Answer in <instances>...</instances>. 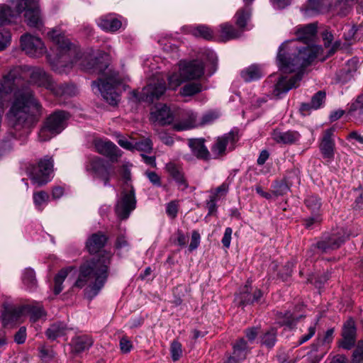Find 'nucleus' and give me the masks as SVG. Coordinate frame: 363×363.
I'll use <instances>...</instances> for the list:
<instances>
[{
    "mask_svg": "<svg viewBox=\"0 0 363 363\" xmlns=\"http://www.w3.org/2000/svg\"><path fill=\"white\" fill-rule=\"evenodd\" d=\"M317 33V26L310 23L296 28V39L286 40L279 48L277 63L284 72L298 73L287 79L281 77L274 85L273 95L281 97L290 89L299 85L302 79L301 71L309 65L323 51L320 46L313 43Z\"/></svg>",
    "mask_w": 363,
    "mask_h": 363,
    "instance_id": "nucleus-1",
    "label": "nucleus"
},
{
    "mask_svg": "<svg viewBox=\"0 0 363 363\" xmlns=\"http://www.w3.org/2000/svg\"><path fill=\"white\" fill-rule=\"evenodd\" d=\"M41 105L28 86L17 89L7 117L16 131L26 133L37 123L41 113Z\"/></svg>",
    "mask_w": 363,
    "mask_h": 363,
    "instance_id": "nucleus-2",
    "label": "nucleus"
},
{
    "mask_svg": "<svg viewBox=\"0 0 363 363\" xmlns=\"http://www.w3.org/2000/svg\"><path fill=\"white\" fill-rule=\"evenodd\" d=\"M112 255L110 252L104 251L98 257L86 261L80 266L74 286L79 289L84 288V294L86 298L92 300L104 286L108 277Z\"/></svg>",
    "mask_w": 363,
    "mask_h": 363,
    "instance_id": "nucleus-3",
    "label": "nucleus"
},
{
    "mask_svg": "<svg viewBox=\"0 0 363 363\" xmlns=\"http://www.w3.org/2000/svg\"><path fill=\"white\" fill-rule=\"evenodd\" d=\"M48 36L54 44L52 49L55 52V56L50 60L52 68L59 73L64 72L67 67L77 62L79 55L78 48L57 30L49 31Z\"/></svg>",
    "mask_w": 363,
    "mask_h": 363,
    "instance_id": "nucleus-4",
    "label": "nucleus"
},
{
    "mask_svg": "<svg viewBox=\"0 0 363 363\" xmlns=\"http://www.w3.org/2000/svg\"><path fill=\"white\" fill-rule=\"evenodd\" d=\"M12 5L15 7L14 12H10L9 17H5V10L1 7L0 10L1 23L11 21L13 18H18L23 11L25 21L30 27L40 28L43 25V17L38 4V0H13Z\"/></svg>",
    "mask_w": 363,
    "mask_h": 363,
    "instance_id": "nucleus-5",
    "label": "nucleus"
},
{
    "mask_svg": "<svg viewBox=\"0 0 363 363\" xmlns=\"http://www.w3.org/2000/svg\"><path fill=\"white\" fill-rule=\"evenodd\" d=\"M355 0H308L301 11L306 16L318 14L328 10L335 9L338 14L346 16L351 10Z\"/></svg>",
    "mask_w": 363,
    "mask_h": 363,
    "instance_id": "nucleus-6",
    "label": "nucleus"
},
{
    "mask_svg": "<svg viewBox=\"0 0 363 363\" xmlns=\"http://www.w3.org/2000/svg\"><path fill=\"white\" fill-rule=\"evenodd\" d=\"M121 83L118 74L114 73L106 77L92 82L93 90L96 89L103 98L111 105H116L120 100L119 95L116 92L115 88Z\"/></svg>",
    "mask_w": 363,
    "mask_h": 363,
    "instance_id": "nucleus-7",
    "label": "nucleus"
},
{
    "mask_svg": "<svg viewBox=\"0 0 363 363\" xmlns=\"http://www.w3.org/2000/svg\"><path fill=\"white\" fill-rule=\"evenodd\" d=\"M136 207L133 186L126 183L116 205V213L121 219H126Z\"/></svg>",
    "mask_w": 363,
    "mask_h": 363,
    "instance_id": "nucleus-8",
    "label": "nucleus"
},
{
    "mask_svg": "<svg viewBox=\"0 0 363 363\" xmlns=\"http://www.w3.org/2000/svg\"><path fill=\"white\" fill-rule=\"evenodd\" d=\"M52 172L53 160L47 155L40 159L37 165L32 167L30 174L34 184L42 186L50 180V175Z\"/></svg>",
    "mask_w": 363,
    "mask_h": 363,
    "instance_id": "nucleus-9",
    "label": "nucleus"
},
{
    "mask_svg": "<svg viewBox=\"0 0 363 363\" xmlns=\"http://www.w3.org/2000/svg\"><path fill=\"white\" fill-rule=\"evenodd\" d=\"M166 89L167 87L164 78L157 72L153 74V78L148 84L143 89L141 96L138 98V99L152 103L154 101L160 99Z\"/></svg>",
    "mask_w": 363,
    "mask_h": 363,
    "instance_id": "nucleus-10",
    "label": "nucleus"
},
{
    "mask_svg": "<svg viewBox=\"0 0 363 363\" xmlns=\"http://www.w3.org/2000/svg\"><path fill=\"white\" fill-rule=\"evenodd\" d=\"M21 46L22 50L31 57H38L46 52V48L41 39L28 33L21 36Z\"/></svg>",
    "mask_w": 363,
    "mask_h": 363,
    "instance_id": "nucleus-11",
    "label": "nucleus"
},
{
    "mask_svg": "<svg viewBox=\"0 0 363 363\" xmlns=\"http://www.w3.org/2000/svg\"><path fill=\"white\" fill-rule=\"evenodd\" d=\"M172 128L176 131H183L197 125V115L191 110H180L174 115Z\"/></svg>",
    "mask_w": 363,
    "mask_h": 363,
    "instance_id": "nucleus-12",
    "label": "nucleus"
},
{
    "mask_svg": "<svg viewBox=\"0 0 363 363\" xmlns=\"http://www.w3.org/2000/svg\"><path fill=\"white\" fill-rule=\"evenodd\" d=\"M179 67L181 74L186 81L199 79L204 73V65L199 60L181 61L179 63Z\"/></svg>",
    "mask_w": 363,
    "mask_h": 363,
    "instance_id": "nucleus-13",
    "label": "nucleus"
},
{
    "mask_svg": "<svg viewBox=\"0 0 363 363\" xmlns=\"http://www.w3.org/2000/svg\"><path fill=\"white\" fill-rule=\"evenodd\" d=\"M238 140L237 133L230 131L224 134L221 137H218L216 143L211 148L213 153L217 156L225 154L226 150H232L234 149L235 144Z\"/></svg>",
    "mask_w": 363,
    "mask_h": 363,
    "instance_id": "nucleus-14",
    "label": "nucleus"
},
{
    "mask_svg": "<svg viewBox=\"0 0 363 363\" xmlns=\"http://www.w3.org/2000/svg\"><path fill=\"white\" fill-rule=\"evenodd\" d=\"M86 169L95 177L104 181V185H107L109 181V172L105 165L104 161L99 157L90 159L86 165Z\"/></svg>",
    "mask_w": 363,
    "mask_h": 363,
    "instance_id": "nucleus-15",
    "label": "nucleus"
},
{
    "mask_svg": "<svg viewBox=\"0 0 363 363\" xmlns=\"http://www.w3.org/2000/svg\"><path fill=\"white\" fill-rule=\"evenodd\" d=\"M69 115L64 111H57L51 114L45 123L55 134L61 133L67 125Z\"/></svg>",
    "mask_w": 363,
    "mask_h": 363,
    "instance_id": "nucleus-16",
    "label": "nucleus"
},
{
    "mask_svg": "<svg viewBox=\"0 0 363 363\" xmlns=\"http://www.w3.org/2000/svg\"><path fill=\"white\" fill-rule=\"evenodd\" d=\"M94 145L98 152L108 157L112 161L116 160L121 156L118 147L109 140H96Z\"/></svg>",
    "mask_w": 363,
    "mask_h": 363,
    "instance_id": "nucleus-17",
    "label": "nucleus"
},
{
    "mask_svg": "<svg viewBox=\"0 0 363 363\" xmlns=\"http://www.w3.org/2000/svg\"><path fill=\"white\" fill-rule=\"evenodd\" d=\"M342 340L340 346L345 350H350L356 341V328L354 321L349 319L344 324L342 333Z\"/></svg>",
    "mask_w": 363,
    "mask_h": 363,
    "instance_id": "nucleus-18",
    "label": "nucleus"
},
{
    "mask_svg": "<svg viewBox=\"0 0 363 363\" xmlns=\"http://www.w3.org/2000/svg\"><path fill=\"white\" fill-rule=\"evenodd\" d=\"M250 348L244 338H240L233 345V354L227 359L225 363H239L244 360Z\"/></svg>",
    "mask_w": 363,
    "mask_h": 363,
    "instance_id": "nucleus-19",
    "label": "nucleus"
},
{
    "mask_svg": "<svg viewBox=\"0 0 363 363\" xmlns=\"http://www.w3.org/2000/svg\"><path fill=\"white\" fill-rule=\"evenodd\" d=\"M165 170L175 181L180 189L184 190L187 189L188 183L184 177L182 168L179 165L174 162H169L166 164Z\"/></svg>",
    "mask_w": 363,
    "mask_h": 363,
    "instance_id": "nucleus-20",
    "label": "nucleus"
},
{
    "mask_svg": "<svg viewBox=\"0 0 363 363\" xmlns=\"http://www.w3.org/2000/svg\"><path fill=\"white\" fill-rule=\"evenodd\" d=\"M174 115L169 107L166 105H161L155 111L151 113V118L153 121L158 122L161 125H172L174 118L175 117Z\"/></svg>",
    "mask_w": 363,
    "mask_h": 363,
    "instance_id": "nucleus-21",
    "label": "nucleus"
},
{
    "mask_svg": "<svg viewBox=\"0 0 363 363\" xmlns=\"http://www.w3.org/2000/svg\"><path fill=\"white\" fill-rule=\"evenodd\" d=\"M326 94L325 91H319L315 93L310 103L302 104L300 107V111L302 115L308 114L312 110H317L321 108L325 101Z\"/></svg>",
    "mask_w": 363,
    "mask_h": 363,
    "instance_id": "nucleus-22",
    "label": "nucleus"
},
{
    "mask_svg": "<svg viewBox=\"0 0 363 363\" xmlns=\"http://www.w3.org/2000/svg\"><path fill=\"white\" fill-rule=\"evenodd\" d=\"M333 132L334 130L332 128L324 132L320 149L325 158L333 159L334 157L335 143L332 138Z\"/></svg>",
    "mask_w": 363,
    "mask_h": 363,
    "instance_id": "nucleus-23",
    "label": "nucleus"
},
{
    "mask_svg": "<svg viewBox=\"0 0 363 363\" xmlns=\"http://www.w3.org/2000/svg\"><path fill=\"white\" fill-rule=\"evenodd\" d=\"M344 242V239L337 235L333 233L330 236H325L323 239L317 243V247L323 252H327L330 250L337 249Z\"/></svg>",
    "mask_w": 363,
    "mask_h": 363,
    "instance_id": "nucleus-24",
    "label": "nucleus"
},
{
    "mask_svg": "<svg viewBox=\"0 0 363 363\" xmlns=\"http://www.w3.org/2000/svg\"><path fill=\"white\" fill-rule=\"evenodd\" d=\"M272 137L273 140L278 143L291 145L299 140L300 134L295 130L283 132L279 130H275L272 132Z\"/></svg>",
    "mask_w": 363,
    "mask_h": 363,
    "instance_id": "nucleus-25",
    "label": "nucleus"
},
{
    "mask_svg": "<svg viewBox=\"0 0 363 363\" xmlns=\"http://www.w3.org/2000/svg\"><path fill=\"white\" fill-rule=\"evenodd\" d=\"M22 315H28L33 322H35L46 315L45 311L39 303L28 304L20 307Z\"/></svg>",
    "mask_w": 363,
    "mask_h": 363,
    "instance_id": "nucleus-26",
    "label": "nucleus"
},
{
    "mask_svg": "<svg viewBox=\"0 0 363 363\" xmlns=\"http://www.w3.org/2000/svg\"><path fill=\"white\" fill-rule=\"evenodd\" d=\"M107 239L101 233H94L88 238L86 247L91 254L96 253L105 245Z\"/></svg>",
    "mask_w": 363,
    "mask_h": 363,
    "instance_id": "nucleus-27",
    "label": "nucleus"
},
{
    "mask_svg": "<svg viewBox=\"0 0 363 363\" xmlns=\"http://www.w3.org/2000/svg\"><path fill=\"white\" fill-rule=\"evenodd\" d=\"M97 23L102 30L108 32H115L122 26L121 21L114 14L101 17Z\"/></svg>",
    "mask_w": 363,
    "mask_h": 363,
    "instance_id": "nucleus-28",
    "label": "nucleus"
},
{
    "mask_svg": "<svg viewBox=\"0 0 363 363\" xmlns=\"http://www.w3.org/2000/svg\"><path fill=\"white\" fill-rule=\"evenodd\" d=\"M189 146L192 153L199 159L207 160L209 157V152L204 145V140L201 138L189 139Z\"/></svg>",
    "mask_w": 363,
    "mask_h": 363,
    "instance_id": "nucleus-29",
    "label": "nucleus"
},
{
    "mask_svg": "<svg viewBox=\"0 0 363 363\" xmlns=\"http://www.w3.org/2000/svg\"><path fill=\"white\" fill-rule=\"evenodd\" d=\"M251 18V9L246 5L244 8L239 9L235 15V23L240 29V32H243L245 30H249L251 27L248 23Z\"/></svg>",
    "mask_w": 363,
    "mask_h": 363,
    "instance_id": "nucleus-30",
    "label": "nucleus"
},
{
    "mask_svg": "<svg viewBox=\"0 0 363 363\" xmlns=\"http://www.w3.org/2000/svg\"><path fill=\"white\" fill-rule=\"evenodd\" d=\"M73 351L77 353L82 352L89 350L93 345V340L91 337L84 335L74 337L71 342Z\"/></svg>",
    "mask_w": 363,
    "mask_h": 363,
    "instance_id": "nucleus-31",
    "label": "nucleus"
},
{
    "mask_svg": "<svg viewBox=\"0 0 363 363\" xmlns=\"http://www.w3.org/2000/svg\"><path fill=\"white\" fill-rule=\"evenodd\" d=\"M262 296V292L259 289H256L253 294L247 291V286H245V290L236 296V300L241 305L252 304L258 302Z\"/></svg>",
    "mask_w": 363,
    "mask_h": 363,
    "instance_id": "nucleus-32",
    "label": "nucleus"
},
{
    "mask_svg": "<svg viewBox=\"0 0 363 363\" xmlns=\"http://www.w3.org/2000/svg\"><path fill=\"white\" fill-rule=\"evenodd\" d=\"M182 30L186 33H191L195 37H201L206 40H210L213 38V33L211 29L203 25L193 27L190 26H186L182 27Z\"/></svg>",
    "mask_w": 363,
    "mask_h": 363,
    "instance_id": "nucleus-33",
    "label": "nucleus"
},
{
    "mask_svg": "<svg viewBox=\"0 0 363 363\" xmlns=\"http://www.w3.org/2000/svg\"><path fill=\"white\" fill-rule=\"evenodd\" d=\"M242 32L228 23L220 25V38L222 41H228L241 36Z\"/></svg>",
    "mask_w": 363,
    "mask_h": 363,
    "instance_id": "nucleus-34",
    "label": "nucleus"
},
{
    "mask_svg": "<svg viewBox=\"0 0 363 363\" xmlns=\"http://www.w3.org/2000/svg\"><path fill=\"white\" fill-rule=\"evenodd\" d=\"M240 74L245 82H250L260 79L263 75V72L259 66L252 65L242 70Z\"/></svg>",
    "mask_w": 363,
    "mask_h": 363,
    "instance_id": "nucleus-35",
    "label": "nucleus"
},
{
    "mask_svg": "<svg viewBox=\"0 0 363 363\" xmlns=\"http://www.w3.org/2000/svg\"><path fill=\"white\" fill-rule=\"evenodd\" d=\"M68 330L66 324L62 322H57L52 324L46 331L48 339L55 340L59 337L63 336Z\"/></svg>",
    "mask_w": 363,
    "mask_h": 363,
    "instance_id": "nucleus-36",
    "label": "nucleus"
},
{
    "mask_svg": "<svg viewBox=\"0 0 363 363\" xmlns=\"http://www.w3.org/2000/svg\"><path fill=\"white\" fill-rule=\"evenodd\" d=\"M22 315V312H20L19 308H14L6 309L2 313V321L5 326H7L14 322L20 320Z\"/></svg>",
    "mask_w": 363,
    "mask_h": 363,
    "instance_id": "nucleus-37",
    "label": "nucleus"
},
{
    "mask_svg": "<svg viewBox=\"0 0 363 363\" xmlns=\"http://www.w3.org/2000/svg\"><path fill=\"white\" fill-rule=\"evenodd\" d=\"M22 281L27 289L31 291L36 288L37 280L35 273L32 268H26L22 273Z\"/></svg>",
    "mask_w": 363,
    "mask_h": 363,
    "instance_id": "nucleus-38",
    "label": "nucleus"
},
{
    "mask_svg": "<svg viewBox=\"0 0 363 363\" xmlns=\"http://www.w3.org/2000/svg\"><path fill=\"white\" fill-rule=\"evenodd\" d=\"M107 67L106 63L103 62V56L91 59L86 65H84L85 69L97 73H102Z\"/></svg>",
    "mask_w": 363,
    "mask_h": 363,
    "instance_id": "nucleus-39",
    "label": "nucleus"
},
{
    "mask_svg": "<svg viewBox=\"0 0 363 363\" xmlns=\"http://www.w3.org/2000/svg\"><path fill=\"white\" fill-rule=\"evenodd\" d=\"M277 321L281 326L286 325L289 328H292L296 324L298 319L294 317L291 312L287 311L284 313L281 312L277 314Z\"/></svg>",
    "mask_w": 363,
    "mask_h": 363,
    "instance_id": "nucleus-40",
    "label": "nucleus"
},
{
    "mask_svg": "<svg viewBox=\"0 0 363 363\" xmlns=\"http://www.w3.org/2000/svg\"><path fill=\"white\" fill-rule=\"evenodd\" d=\"M277 331L274 328H272L267 330L261 337L262 345L268 348H272L274 346L277 342Z\"/></svg>",
    "mask_w": 363,
    "mask_h": 363,
    "instance_id": "nucleus-41",
    "label": "nucleus"
},
{
    "mask_svg": "<svg viewBox=\"0 0 363 363\" xmlns=\"http://www.w3.org/2000/svg\"><path fill=\"white\" fill-rule=\"evenodd\" d=\"M72 269V267L60 270L55 277L54 292L59 294L63 289L62 284L68 275V272Z\"/></svg>",
    "mask_w": 363,
    "mask_h": 363,
    "instance_id": "nucleus-42",
    "label": "nucleus"
},
{
    "mask_svg": "<svg viewBox=\"0 0 363 363\" xmlns=\"http://www.w3.org/2000/svg\"><path fill=\"white\" fill-rule=\"evenodd\" d=\"M202 91V85L200 83H189L185 84L180 90V94L183 96H191Z\"/></svg>",
    "mask_w": 363,
    "mask_h": 363,
    "instance_id": "nucleus-43",
    "label": "nucleus"
},
{
    "mask_svg": "<svg viewBox=\"0 0 363 363\" xmlns=\"http://www.w3.org/2000/svg\"><path fill=\"white\" fill-rule=\"evenodd\" d=\"M168 85L169 89L175 90L177 87H179L183 82L186 80L184 79L182 74H181V70L179 69L177 72H174L168 76Z\"/></svg>",
    "mask_w": 363,
    "mask_h": 363,
    "instance_id": "nucleus-44",
    "label": "nucleus"
},
{
    "mask_svg": "<svg viewBox=\"0 0 363 363\" xmlns=\"http://www.w3.org/2000/svg\"><path fill=\"white\" fill-rule=\"evenodd\" d=\"M49 195L45 191H41L33 194V201L35 206L42 210L49 201Z\"/></svg>",
    "mask_w": 363,
    "mask_h": 363,
    "instance_id": "nucleus-45",
    "label": "nucleus"
},
{
    "mask_svg": "<svg viewBox=\"0 0 363 363\" xmlns=\"http://www.w3.org/2000/svg\"><path fill=\"white\" fill-rule=\"evenodd\" d=\"M305 204L312 213H317L321 206L320 199L318 196L313 195L308 196L305 199Z\"/></svg>",
    "mask_w": 363,
    "mask_h": 363,
    "instance_id": "nucleus-46",
    "label": "nucleus"
},
{
    "mask_svg": "<svg viewBox=\"0 0 363 363\" xmlns=\"http://www.w3.org/2000/svg\"><path fill=\"white\" fill-rule=\"evenodd\" d=\"M150 152L152 150V143L150 138H144L140 141H134L133 150Z\"/></svg>",
    "mask_w": 363,
    "mask_h": 363,
    "instance_id": "nucleus-47",
    "label": "nucleus"
},
{
    "mask_svg": "<svg viewBox=\"0 0 363 363\" xmlns=\"http://www.w3.org/2000/svg\"><path fill=\"white\" fill-rule=\"evenodd\" d=\"M273 193L279 196L286 194L289 191V186L285 181L277 182L273 186Z\"/></svg>",
    "mask_w": 363,
    "mask_h": 363,
    "instance_id": "nucleus-48",
    "label": "nucleus"
},
{
    "mask_svg": "<svg viewBox=\"0 0 363 363\" xmlns=\"http://www.w3.org/2000/svg\"><path fill=\"white\" fill-rule=\"evenodd\" d=\"M54 131L51 130L50 128L48 126L46 123L38 133V138L42 142H45L50 140L52 137L56 135Z\"/></svg>",
    "mask_w": 363,
    "mask_h": 363,
    "instance_id": "nucleus-49",
    "label": "nucleus"
},
{
    "mask_svg": "<svg viewBox=\"0 0 363 363\" xmlns=\"http://www.w3.org/2000/svg\"><path fill=\"white\" fill-rule=\"evenodd\" d=\"M170 352L172 359L174 361L179 360L182 354V344L178 341L174 340L170 346Z\"/></svg>",
    "mask_w": 363,
    "mask_h": 363,
    "instance_id": "nucleus-50",
    "label": "nucleus"
},
{
    "mask_svg": "<svg viewBox=\"0 0 363 363\" xmlns=\"http://www.w3.org/2000/svg\"><path fill=\"white\" fill-rule=\"evenodd\" d=\"M357 111L359 114H363V93L359 95L350 106L349 112L350 113Z\"/></svg>",
    "mask_w": 363,
    "mask_h": 363,
    "instance_id": "nucleus-51",
    "label": "nucleus"
},
{
    "mask_svg": "<svg viewBox=\"0 0 363 363\" xmlns=\"http://www.w3.org/2000/svg\"><path fill=\"white\" fill-rule=\"evenodd\" d=\"M133 140H130L128 138L118 135H117V143L118 144L124 149L128 150H133Z\"/></svg>",
    "mask_w": 363,
    "mask_h": 363,
    "instance_id": "nucleus-52",
    "label": "nucleus"
},
{
    "mask_svg": "<svg viewBox=\"0 0 363 363\" xmlns=\"http://www.w3.org/2000/svg\"><path fill=\"white\" fill-rule=\"evenodd\" d=\"M317 322H318V320H316V322L311 325L308 329V333L304 335H302L298 341V344L300 345H302L303 344L304 342L308 341L315 333V330H316V324H317Z\"/></svg>",
    "mask_w": 363,
    "mask_h": 363,
    "instance_id": "nucleus-53",
    "label": "nucleus"
},
{
    "mask_svg": "<svg viewBox=\"0 0 363 363\" xmlns=\"http://www.w3.org/2000/svg\"><path fill=\"white\" fill-rule=\"evenodd\" d=\"M258 331L259 328L255 327L249 328L245 330V334L247 339L246 340L247 342V345L252 344L255 341L258 335Z\"/></svg>",
    "mask_w": 363,
    "mask_h": 363,
    "instance_id": "nucleus-54",
    "label": "nucleus"
},
{
    "mask_svg": "<svg viewBox=\"0 0 363 363\" xmlns=\"http://www.w3.org/2000/svg\"><path fill=\"white\" fill-rule=\"evenodd\" d=\"M201 236L198 231L194 230L191 233V242L189 246V251L195 250L199 245Z\"/></svg>",
    "mask_w": 363,
    "mask_h": 363,
    "instance_id": "nucleus-55",
    "label": "nucleus"
},
{
    "mask_svg": "<svg viewBox=\"0 0 363 363\" xmlns=\"http://www.w3.org/2000/svg\"><path fill=\"white\" fill-rule=\"evenodd\" d=\"M11 34L9 31L0 33V50H4L11 43Z\"/></svg>",
    "mask_w": 363,
    "mask_h": 363,
    "instance_id": "nucleus-56",
    "label": "nucleus"
},
{
    "mask_svg": "<svg viewBox=\"0 0 363 363\" xmlns=\"http://www.w3.org/2000/svg\"><path fill=\"white\" fill-rule=\"evenodd\" d=\"M344 38L346 40H351L354 38V35L357 32L355 26L346 25L344 28Z\"/></svg>",
    "mask_w": 363,
    "mask_h": 363,
    "instance_id": "nucleus-57",
    "label": "nucleus"
},
{
    "mask_svg": "<svg viewBox=\"0 0 363 363\" xmlns=\"http://www.w3.org/2000/svg\"><path fill=\"white\" fill-rule=\"evenodd\" d=\"M145 175L153 185L156 186L162 185L160 177L156 172L147 171Z\"/></svg>",
    "mask_w": 363,
    "mask_h": 363,
    "instance_id": "nucleus-58",
    "label": "nucleus"
},
{
    "mask_svg": "<svg viewBox=\"0 0 363 363\" xmlns=\"http://www.w3.org/2000/svg\"><path fill=\"white\" fill-rule=\"evenodd\" d=\"M233 230L228 227L225 228L221 242L225 248H229L232 238Z\"/></svg>",
    "mask_w": 363,
    "mask_h": 363,
    "instance_id": "nucleus-59",
    "label": "nucleus"
},
{
    "mask_svg": "<svg viewBox=\"0 0 363 363\" xmlns=\"http://www.w3.org/2000/svg\"><path fill=\"white\" fill-rule=\"evenodd\" d=\"M189 240V237L184 235L182 230H177L176 233L175 242L180 247H185Z\"/></svg>",
    "mask_w": 363,
    "mask_h": 363,
    "instance_id": "nucleus-60",
    "label": "nucleus"
},
{
    "mask_svg": "<svg viewBox=\"0 0 363 363\" xmlns=\"http://www.w3.org/2000/svg\"><path fill=\"white\" fill-rule=\"evenodd\" d=\"M26 339V329L25 327H21L18 331L15 334L14 340L17 344H23Z\"/></svg>",
    "mask_w": 363,
    "mask_h": 363,
    "instance_id": "nucleus-61",
    "label": "nucleus"
},
{
    "mask_svg": "<svg viewBox=\"0 0 363 363\" xmlns=\"http://www.w3.org/2000/svg\"><path fill=\"white\" fill-rule=\"evenodd\" d=\"M333 333L334 330L333 328L328 329L325 332L323 338H320V337H318V343H321L322 345L330 343L333 339Z\"/></svg>",
    "mask_w": 363,
    "mask_h": 363,
    "instance_id": "nucleus-62",
    "label": "nucleus"
},
{
    "mask_svg": "<svg viewBox=\"0 0 363 363\" xmlns=\"http://www.w3.org/2000/svg\"><path fill=\"white\" fill-rule=\"evenodd\" d=\"M120 347L123 353H128L130 352L133 345L131 342L126 337H123L120 340Z\"/></svg>",
    "mask_w": 363,
    "mask_h": 363,
    "instance_id": "nucleus-63",
    "label": "nucleus"
},
{
    "mask_svg": "<svg viewBox=\"0 0 363 363\" xmlns=\"http://www.w3.org/2000/svg\"><path fill=\"white\" fill-rule=\"evenodd\" d=\"M320 221V217L318 213H314L311 217H309L305 220V225L307 228H311L313 224L319 223Z\"/></svg>",
    "mask_w": 363,
    "mask_h": 363,
    "instance_id": "nucleus-64",
    "label": "nucleus"
}]
</instances>
